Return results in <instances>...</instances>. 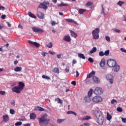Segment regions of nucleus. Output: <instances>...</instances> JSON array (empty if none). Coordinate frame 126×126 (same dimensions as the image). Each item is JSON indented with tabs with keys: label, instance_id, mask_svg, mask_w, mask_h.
<instances>
[{
	"label": "nucleus",
	"instance_id": "nucleus-1",
	"mask_svg": "<svg viewBox=\"0 0 126 126\" xmlns=\"http://www.w3.org/2000/svg\"><path fill=\"white\" fill-rule=\"evenodd\" d=\"M92 114L95 116L96 118V122L98 125L102 126L104 124V116L103 115V113L100 110H94L92 111Z\"/></svg>",
	"mask_w": 126,
	"mask_h": 126
},
{
	"label": "nucleus",
	"instance_id": "nucleus-2",
	"mask_svg": "<svg viewBox=\"0 0 126 126\" xmlns=\"http://www.w3.org/2000/svg\"><path fill=\"white\" fill-rule=\"evenodd\" d=\"M40 126H47L50 123V119L48 118V115L44 114L41 115L40 117L37 118Z\"/></svg>",
	"mask_w": 126,
	"mask_h": 126
},
{
	"label": "nucleus",
	"instance_id": "nucleus-3",
	"mask_svg": "<svg viewBox=\"0 0 126 126\" xmlns=\"http://www.w3.org/2000/svg\"><path fill=\"white\" fill-rule=\"evenodd\" d=\"M100 32V29L96 28L92 32L93 38L94 40H98L99 39V33Z\"/></svg>",
	"mask_w": 126,
	"mask_h": 126
},
{
	"label": "nucleus",
	"instance_id": "nucleus-4",
	"mask_svg": "<svg viewBox=\"0 0 126 126\" xmlns=\"http://www.w3.org/2000/svg\"><path fill=\"white\" fill-rule=\"evenodd\" d=\"M107 64L109 67H114L117 64V62L113 59H109L107 61Z\"/></svg>",
	"mask_w": 126,
	"mask_h": 126
},
{
	"label": "nucleus",
	"instance_id": "nucleus-5",
	"mask_svg": "<svg viewBox=\"0 0 126 126\" xmlns=\"http://www.w3.org/2000/svg\"><path fill=\"white\" fill-rule=\"evenodd\" d=\"M102 101H103V98L99 95L95 96L93 98V101L94 103H99L102 102Z\"/></svg>",
	"mask_w": 126,
	"mask_h": 126
},
{
	"label": "nucleus",
	"instance_id": "nucleus-6",
	"mask_svg": "<svg viewBox=\"0 0 126 126\" xmlns=\"http://www.w3.org/2000/svg\"><path fill=\"white\" fill-rule=\"evenodd\" d=\"M104 91L103 89L100 87H96L95 90L94 91V93L96 95H100L103 94Z\"/></svg>",
	"mask_w": 126,
	"mask_h": 126
},
{
	"label": "nucleus",
	"instance_id": "nucleus-7",
	"mask_svg": "<svg viewBox=\"0 0 126 126\" xmlns=\"http://www.w3.org/2000/svg\"><path fill=\"white\" fill-rule=\"evenodd\" d=\"M32 31L33 32H37L38 33H43L44 32V30L43 29H40L38 27H33L32 28Z\"/></svg>",
	"mask_w": 126,
	"mask_h": 126
},
{
	"label": "nucleus",
	"instance_id": "nucleus-8",
	"mask_svg": "<svg viewBox=\"0 0 126 126\" xmlns=\"http://www.w3.org/2000/svg\"><path fill=\"white\" fill-rule=\"evenodd\" d=\"M106 79H107V80H109V82H110L111 84H113V83H114V76H113V75L111 74H108L106 75Z\"/></svg>",
	"mask_w": 126,
	"mask_h": 126
},
{
	"label": "nucleus",
	"instance_id": "nucleus-9",
	"mask_svg": "<svg viewBox=\"0 0 126 126\" xmlns=\"http://www.w3.org/2000/svg\"><path fill=\"white\" fill-rule=\"evenodd\" d=\"M12 91L13 92H15V93H20L22 91L20 89L18 86H15L13 88H12L11 89Z\"/></svg>",
	"mask_w": 126,
	"mask_h": 126
},
{
	"label": "nucleus",
	"instance_id": "nucleus-10",
	"mask_svg": "<svg viewBox=\"0 0 126 126\" xmlns=\"http://www.w3.org/2000/svg\"><path fill=\"white\" fill-rule=\"evenodd\" d=\"M36 16H37V17H38V18H40V19H44V18H45V14L38 11V8H37Z\"/></svg>",
	"mask_w": 126,
	"mask_h": 126
},
{
	"label": "nucleus",
	"instance_id": "nucleus-11",
	"mask_svg": "<svg viewBox=\"0 0 126 126\" xmlns=\"http://www.w3.org/2000/svg\"><path fill=\"white\" fill-rule=\"evenodd\" d=\"M63 41L66 42H70L71 41V38H70V36L69 35H65L63 38Z\"/></svg>",
	"mask_w": 126,
	"mask_h": 126
},
{
	"label": "nucleus",
	"instance_id": "nucleus-12",
	"mask_svg": "<svg viewBox=\"0 0 126 126\" xmlns=\"http://www.w3.org/2000/svg\"><path fill=\"white\" fill-rule=\"evenodd\" d=\"M18 84L19 86L18 87L20 88V90L22 91V90H23V88H24V86H25V84L22 82H19Z\"/></svg>",
	"mask_w": 126,
	"mask_h": 126
},
{
	"label": "nucleus",
	"instance_id": "nucleus-13",
	"mask_svg": "<svg viewBox=\"0 0 126 126\" xmlns=\"http://www.w3.org/2000/svg\"><path fill=\"white\" fill-rule=\"evenodd\" d=\"M38 8H43V9H47V8H48V7L47 6V5L43 4V3H40L38 5Z\"/></svg>",
	"mask_w": 126,
	"mask_h": 126
},
{
	"label": "nucleus",
	"instance_id": "nucleus-14",
	"mask_svg": "<svg viewBox=\"0 0 126 126\" xmlns=\"http://www.w3.org/2000/svg\"><path fill=\"white\" fill-rule=\"evenodd\" d=\"M28 15H29V16H30V17H31L32 18H34V19H37V17L36 16V15H34L31 11H29L28 12Z\"/></svg>",
	"mask_w": 126,
	"mask_h": 126
},
{
	"label": "nucleus",
	"instance_id": "nucleus-15",
	"mask_svg": "<svg viewBox=\"0 0 126 126\" xmlns=\"http://www.w3.org/2000/svg\"><path fill=\"white\" fill-rule=\"evenodd\" d=\"M93 80L95 83H100V79L96 76H93Z\"/></svg>",
	"mask_w": 126,
	"mask_h": 126
},
{
	"label": "nucleus",
	"instance_id": "nucleus-16",
	"mask_svg": "<svg viewBox=\"0 0 126 126\" xmlns=\"http://www.w3.org/2000/svg\"><path fill=\"white\" fill-rule=\"evenodd\" d=\"M3 122H8L9 121V117H8V115H3Z\"/></svg>",
	"mask_w": 126,
	"mask_h": 126
},
{
	"label": "nucleus",
	"instance_id": "nucleus-17",
	"mask_svg": "<svg viewBox=\"0 0 126 126\" xmlns=\"http://www.w3.org/2000/svg\"><path fill=\"white\" fill-rule=\"evenodd\" d=\"M55 102H57L58 104H60L61 105H63V100L61 99L59 97L56 98L55 99Z\"/></svg>",
	"mask_w": 126,
	"mask_h": 126
},
{
	"label": "nucleus",
	"instance_id": "nucleus-18",
	"mask_svg": "<svg viewBox=\"0 0 126 126\" xmlns=\"http://www.w3.org/2000/svg\"><path fill=\"white\" fill-rule=\"evenodd\" d=\"M36 118H37V116L35 113H32L30 114L31 120H35Z\"/></svg>",
	"mask_w": 126,
	"mask_h": 126
},
{
	"label": "nucleus",
	"instance_id": "nucleus-19",
	"mask_svg": "<svg viewBox=\"0 0 126 126\" xmlns=\"http://www.w3.org/2000/svg\"><path fill=\"white\" fill-rule=\"evenodd\" d=\"M93 75H95V71H92L90 74H88L87 78H91Z\"/></svg>",
	"mask_w": 126,
	"mask_h": 126
},
{
	"label": "nucleus",
	"instance_id": "nucleus-20",
	"mask_svg": "<svg viewBox=\"0 0 126 126\" xmlns=\"http://www.w3.org/2000/svg\"><path fill=\"white\" fill-rule=\"evenodd\" d=\"M58 7H63V6H68V4L64 3L63 2H62L61 4H58Z\"/></svg>",
	"mask_w": 126,
	"mask_h": 126
},
{
	"label": "nucleus",
	"instance_id": "nucleus-21",
	"mask_svg": "<svg viewBox=\"0 0 126 126\" xmlns=\"http://www.w3.org/2000/svg\"><path fill=\"white\" fill-rule=\"evenodd\" d=\"M99 64L101 67H104V66H105V59H101Z\"/></svg>",
	"mask_w": 126,
	"mask_h": 126
},
{
	"label": "nucleus",
	"instance_id": "nucleus-22",
	"mask_svg": "<svg viewBox=\"0 0 126 126\" xmlns=\"http://www.w3.org/2000/svg\"><path fill=\"white\" fill-rule=\"evenodd\" d=\"M70 32L72 37H73V38H76L77 37V34L73 31H70Z\"/></svg>",
	"mask_w": 126,
	"mask_h": 126
},
{
	"label": "nucleus",
	"instance_id": "nucleus-23",
	"mask_svg": "<svg viewBox=\"0 0 126 126\" xmlns=\"http://www.w3.org/2000/svg\"><path fill=\"white\" fill-rule=\"evenodd\" d=\"M65 20L68 22H70V23H74L75 24L77 23L76 21H74L73 19H66Z\"/></svg>",
	"mask_w": 126,
	"mask_h": 126
},
{
	"label": "nucleus",
	"instance_id": "nucleus-24",
	"mask_svg": "<svg viewBox=\"0 0 126 126\" xmlns=\"http://www.w3.org/2000/svg\"><path fill=\"white\" fill-rule=\"evenodd\" d=\"M114 71L115 72H118L119 70H120V66L116 64L115 66H114Z\"/></svg>",
	"mask_w": 126,
	"mask_h": 126
},
{
	"label": "nucleus",
	"instance_id": "nucleus-25",
	"mask_svg": "<svg viewBox=\"0 0 126 126\" xmlns=\"http://www.w3.org/2000/svg\"><path fill=\"white\" fill-rule=\"evenodd\" d=\"M52 71L53 72H55V73H60V69H59V68L54 67Z\"/></svg>",
	"mask_w": 126,
	"mask_h": 126
},
{
	"label": "nucleus",
	"instance_id": "nucleus-26",
	"mask_svg": "<svg viewBox=\"0 0 126 126\" xmlns=\"http://www.w3.org/2000/svg\"><path fill=\"white\" fill-rule=\"evenodd\" d=\"M22 70V68H21V67H18L17 66L14 68V70L15 71H16V72H18L19 71H21V70Z\"/></svg>",
	"mask_w": 126,
	"mask_h": 126
},
{
	"label": "nucleus",
	"instance_id": "nucleus-27",
	"mask_svg": "<svg viewBox=\"0 0 126 126\" xmlns=\"http://www.w3.org/2000/svg\"><path fill=\"white\" fill-rule=\"evenodd\" d=\"M66 114H67V115H70V114H72V115H74V116H77V114H76V113H75L73 111H67L66 112Z\"/></svg>",
	"mask_w": 126,
	"mask_h": 126
},
{
	"label": "nucleus",
	"instance_id": "nucleus-28",
	"mask_svg": "<svg viewBox=\"0 0 126 126\" xmlns=\"http://www.w3.org/2000/svg\"><path fill=\"white\" fill-rule=\"evenodd\" d=\"M97 51V48L95 47H94L93 49L90 51V54H94V53H95Z\"/></svg>",
	"mask_w": 126,
	"mask_h": 126
},
{
	"label": "nucleus",
	"instance_id": "nucleus-29",
	"mask_svg": "<svg viewBox=\"0 0 126 126\" xmlns=\"http://www.w3.org/2000/svg\"><path fill=\"white\" fill-rule=\"evenodd\" d=\"M78 56L79 58H80L81 59H83V60H85V56H84V54L79 53L78 54Z\"/></svg>",
	"mask_w": 126,
	"mask_h": 126
},
{
	"label": "nucleus",
	"instance_id": "nucleus-30",
	"mask_svg": "<svg viewBox=\"0 0 126 126\" xmlns=\"http://www.w3.org/2000/svg\"><path fill=\"white\" fill-rule=\"evenodd\" d=\"M85 11H86V10L84 9H79L78 12L80 14H83V13L85 12Z\"/></svg>",
	"mask_w": 126,
	"mask_h": 126
},
{
	"label": "nucleus",
	"instance_id": "nucleus-31",
	"mask_svg": "<svg viewBox=\"0 0 126 126\" xmlns=\"http://www.w3.org/2000/svg\"><path fill=\"white\" fill-rule=\"evenodd\" d=\"M107 120L108 121H111V120H112V116L110 115V113H109V112L107 113Z\"/></svg>",
	"mask_w": 126,
	"mask_h": 126
},
{
	"label": "nucleus",
	"instance_id": "nucleus-32",
	"mask_svg": "<svg viewBox=\"0 0 126 126\" xmlns=\"http://www.w3.org/2000/svg\"><path fill=\"white\" fill-rule=\"evenodd\" d=\"M42 78H43V79H47V80H51V78L48 76H46L45 75H43L42 76Z\"/></svg>",
	"mask_w": 126,
	"mask_h": 126
},
{
	"label": "nucleus",
	"instance_id": "nucleus-33",
	"mask_svg": "<svg viewBox=\"0 0 126 126\" xmlns=\"http://www.w3.org/2000/svg\"><path fill=\"white\" fill-rule=\"evenodd\" d=\"M93 93V89H91L90 91L88 92V96L91 97L92 96V94Z\"/></svg>",
	"mask_w": 126,
	"mask_h": 126
},
{
	"label": "nucleus",
	"instance_id": "nucleus-34",
	"mask_svg": "<svg viewBox=\"0 0 126 126\" xmlns=\"http://www.w3.org/2000/svg\"><path fill=\"white\" fill-rule=\"evenodd\" d=\"M84 99L86 102H90V101H91V99H90V96H86Z\"/></svg>",
	"mask_w": 126,
	"mask_h": 126
},
{
	"label": "nucleus",
	"instance_id": "nucleus-35",
	"mask_svg": "<svg viewBox=\"0 0 126 126\" xmlns=\"http://www.w3.org/2000/svg\"><path fill=\"white\" fill-rule=\"evenodd\" d=\"M92 4H93V2L89 1L87 2V3H86L85 5H86V6H91V5H92Z\"/></svg>",
	"mask_w": 126,
	"mask_h": 126
},
{
	"label": "nucleus",
	"instance_id": "nucleus-36",
	"mask_svg": "<svg viewBox=\"0 0 126 126\" xmlns=\"http://www.w3.org/2000/svg\"><path fill=\"white\" fill-rule=\"evenodd\" d=\"M65 119H58L57 124H62L63 122H64Z\"/></svg>",
	"mask_w": 126,
	"mask_h": 126
},
{
	"label": "nucleus",
	"instance_id": "nucleus-37",
	"mask_svg": "<svg viewBox=\"0 0 126 126\" xmlns=\"http://www.w3.org/2000/svg\"><path fill=\"white\" fill-rule=\"evenodd\" d=\"M104 56H106V57H108L109 55H110V51L109 50H106L104 52Z\"/></svg>",
	"mask_w": 126,
	"mask_h": 126
},
{
	"label": "nucleus",
	"instance_id": "nucleus-38",
	"mask_svg": "<svg viewBox=\"0 0 126 126\" xmlns=\"http://www.w3.org/2000/svg\"><path fill=\"white\" fill-rule=\"evenodd\" d=\"M124 3H125V2H124L123 1H119L117 3V4H118V5H119L120 6H122V5H123V4H124Z\"/></svg>",
	"mask_w": 126,
	"mask_h": 126
},
{
	"label": "nucleus",
	"instance_id": "nucleus-39",
	"mask_svg": "<svg viewBox=\"0 0 126 126\" xmlns=\"http://www.w3.org/2000/svg\"><path fill=\"white\" fill-rule=\"evenodd\" d=\"M90 119H91V117L86 116L85 117L82 118V120H85V121H88V120H90Z\"/></svg>",
	"mask_w": 126,
	"mask_h": 126
},
{
	"label": "nucleus",
	"instance_id": "nucleus-40",
	"mask_svg": "<svg viewBox=\"0 0 126 126\" xmlns=\"http://www.w3.org/2000/svg\"><path fill=\"white\" fill-rule=\"evenodd\" d=\"M37 109L38 111H39L40 112H43L44 111V109L40 106H37Z\"/></svg>",
	"mask_w": 126,
	"mask_h": 126
},
{
	"label": "nucleus",
	"instance_id": "nucleus-41",
	"mask_svg": "<svg viewBox=\"0 0 126 126\" xmlns=\"http://www.w3.org/2000/svg\"><path fill=\"white\" fill-rule=\"evenodd\" d=\"M88 61H89V62H90V63H94V60H93V59H92V58L91 57L89 58Z\"/></svg>",
	"mask_w": 126,
	"mask_h": 126
},
{
	"label": "nucleus",
	"instance_id": "nucleus-42",
	"mask_svg": "<svg viewBox=\"0 0 126 126\" xmlns=\"http://www.w3.org/2000/svg\"><path fill=\"white\" fill-rule=\"evenodd\" d=\"M21 125H22V122H18L15 123V126H21Z\"/></svg>",
	"mask_w": 126,
	"mask_h": 126
},
{
	"label": "nucleus",
	"instance_id": "nucleus-43",
	"mask_svg": "<svg viewBox=\"0 0 126 126\" xmlns=\"http://www.w3.org/2000/svg\"><path fill=\"white\" fill-rule=\"evenodd\" d=\"M10 114H11V115H14L15 114V111L12 109H10Z\"/></svg>",
	"mask_w": 126,
	"mask_h": 126
},
{
	"label": "nucleus",
	"instance_id": "nucleus-44",
	"mask_svg": "<svg viewBox=\"0 0 126 126\" xmlns=\"http://www.w3.org/2000/svg\"><path fill=\"white\" fill-rule=\"evenodd\" d=\"M33 45L35 47H37V48H39L40 47V44L38 43L37 42H33Z\"/></svg>",
	"mask_w": 126,
	"mask_h": 126
},
{
	"label": "nucleus",
	"instance_id": "nucleus-45",
	"mask_svg": "<svg viewBox=\"0 0 126 126\" xmlns=\"http://www.w3.org/2000/svg\"><path fill=\"white\" fill-rule=\"evenodd\" d=\"M99 56H100V57H103V56H105L104 52L100 51L99 53Z\"/></svg>",
	"mask_w": 126,
	"mask_h": 126
},
{
	"label": "nucleus",
	"instance_id": "nucleus-46",
	"mask_svg": "<svg viewBox=\"0 0 126 126\" xmlns=\"http://www.w3.org/2000/svg\"><path fill=\"white\" fill-rule=\"evenodd\" d=\"M57 23L55 22V21H51V25L52 26H55L56 25H57Z\"/></svg>",
	"mask_w": 126,
	"mask_h": 126
},
{
	"label": "nucleus",
	"instance_id": "nucleus-47",
	"mask_svg": "<svg viewBox=\"0 0 126 126\" xmlns=\"http://www.w3.org/2000/svg\"><path fill=\"white\" fill-rule=\"evenodd\" d=\"M65 72H69V66H67L65 68Z\"/></svg>",
	"mask_w": 126,
	"mask_h": 126
},
{
	"label": "nucleus",
	"instance_id": "nucleus-48",
	"mask_svg": "<svg viewBox=\"0 0 126 126\" xmlns=\"http://www.w3.org/2000/svg\"><path fill=\"white\" fill-rule=\"evenodd\" d=\"M62 56H63V54H58L57 55V59H62Z\"/></svg>",
	"mask_w": 126,
	"mask_h": 126
},
{
	"label": "nucleus",
	"instance_id": "nucleus-49",
	"mask_svg": "<svg viewBox=\"0 0 126 126\" xmlns=\"http://www.w3.org/2000/svg\"><path fill=\"white\" fill-rule=\"evenodd\" d=\"M117 111L118 112H123V109L121 107H118L117 109Z\"/></svg>",
	"mask_w": 126,
	"mask_h": 126
},
{
	"label": "nucleus",
	"instance_id": "nucleus-50",
	"mask_svg": "<svg viewBox=\"0 0 126 126\" xmlns=\"http://www.w3.org/2000/svg\"><path fill=\"white\" fill-rule=\"evenodd\" d=\"M41 55L43 56V57H46V56H47V55H48V53H46L45 52H42L41 53Z\"/></svg>",
	"mask_w": 126,
	"mask_h": 126
},
{
	"label": "nucleus",
	"instance_id": "nucleus-51",
	"mask_svg": "<svg viewBox=\"0 0 126 126\" xmlns=\"http://www.w3.org/2000/svg\"><path fill=\"white\" fill-rule=\"evenodd\" d=\"M111 104H115V103H117V100L115 99H113L111 101Z\"/></svg>",
	"mask_w": 126,
	"mask_h": 126
},
{
	"label": "nucleus",
	"instance_id": "nucleus-52",
	"mask_svg": "<svg viewBox=\"0 0 126 126\" xmlns=\"http://www.w3.org/2000/svg\"><path fill=\"white\" fill-rule=\"evenodd\" d=\"M0 95H5V91H0Z\"/></svg>",
	"mask_w": 126,
	"mask_h": 126
},
{
	"label": "nucleus",
	"instance_id": "nucleus-53",
	"mask_svg": "<svg viewBox=\"0 0 126 126\" xmlns=\"http://www.w3.org/2000/svg\"><path fill=\"white\" fill-rule=\"evenodd\" d=\"M105 40H106V41H107V42H110V37H109L108 36H105Z\"/></svg>",
	"mask_w": 126,
	"mask_h": 126
},
{
	"label": "nucleus",
	"instance_id": "nucleus-54",
	"mask_svg": "<svg viewBox=\"0 0 126 126\" xmlns=\"http://www.w3.org/2000/svg\"><path fill=\"white\" fill-rule=\"evenodd\" d=\"M47 47L48 48H52L53 47V43L52 42H50Z\"/></svg>",
	"mask_w": 126,
	"mask_h": 126
},
{
	"label": "nucleus",
	"instance_id": "nucleus-55",
	"mask_svg": "<svg viewBox=\"0 0 126 126\" xmlns=\"http://www.w3.org/2000/svg\"><path fill=\"white\" fill-rule=\"evenodd\" d=\"M43 3H44V4H46L47 5H48V4H50V2L49 1H44L43 2Z\"/></svg>",
	"mask_w": 126,
	"mask_h": 126
},
{
	"label": "nucleus",
	"instance_id": "nucleus-56",
	"mask_svg": "<svg viewBox=\"0 0 126 126\" xmlns=\"http://www.w3.org/2000/svg\"><path fill=\"white\" fill-rule=\"evenodd\" d=\"M71 84L74 85V86H75V85H76V82L75 81H72Z\"/></svg>",
	"mask_w": 126,
	"mask_h": 126
},
{
	"label": "nucleus",
	"instance_id": "nucleus-57",
	"mask_svg": "<svg viewBox=\"0 0 126 126\" xmlns=\"http://www.w3.org/2000/svg\"><path fill=\"white\" fill-rule=\"evenodd\" d=\"M114 31L116 32L117 33H121V30H118L117 29L114 30Z\"/></svg>",
	"mask_w": 126,
	"mask_h": 126
},
{
	"label": "nucleus",
	"instance_id": "nucleus-58",
	"mask_svg": "<svg viewBox=\"0 0 126 126\" xmlns=\"http://www.w3.org/2000/svg\"><path fill=\"white\" fill-rule=\"evenodd\" d=\"M120 51H121V52H123V53H126V50L123 48L120 49Z\"/></svg>",
	"mask_w": 126,
	"mask_h": 126
},
{
	"label": "nucleus",
	"instance_id": "nucleus-59",
	"mask_svg": "<svg viewBox=\"0 0 126 126\" xmlns=\"http://www.w3.org/2000/svg\"><path fill=\"white\" fill-rule=\"evenodd\" d=\"M123 123H126V118H122Z\"/></svg>",
	"mask_w": 126,
	"mask_h": 126
},
{
	"label": "nucleus",
	"instance_id": "nucleus-60",
	"mask_svg": "<svg viewBox=\"0 0 126 126\" xmlns=\"http://www.w3.org/2000/svg\"><path fill=\"white\" fill-rule=\"evenodd\" d=\"M11 105H15V100H12L11 101Z\"/></svg>",
	"mask_w": 126,
	"mask_h": 126
},
{
	"label": "nucleus",
	"instance_id": "nucleus-61",
	"mask_svg": "<svg viewBox=\"0 0 126 126\" xmlns=\"http://www.w3.org/2000/svg\"><path fill=\"white\" fill-rule=\"evenodd\" d=\"M1 18H2V19H5V18H6V16L5 15H2Z\"/></svg>",
	"mask_w": 126,
	"mask_h": 126
},
{
	"label": "nucleus",
	"instance_id": "nucleus-62",
	"mask_svg": "<svg viewBox=\"0 0 126 126\" xmlns=\"http://www.w3.org/2000/svg\"><path fill=\"white\" fill-rule=\"evenodd\" d=\"M77 63V61H76V60H75V59H74L73 61H72V63L73 64H75V63Z\"/></svg>",
	"mask_w": 126,
	"mask_h": 126
},
{
	"label": "nucleus",
	"instance_id": "nucleus-63",
	"mask_svg": "<svg viewBox=\"0 0 126 126\" xmlns=\"http://www.w3.org/2000/svg\"><path fill=\"white\" fill-rule=\"evenodd\" d=\"M49 53L50 54V55H55V54H56V52L49 51Z\"/></svg>",
	"mask_w": 126,
	"mask_h": 126
},
{
	"label": "nucleus",
	"instance_id": "nucleus-64",
	"mask_svg": "<svg viewBox=\"0 0 126 126\" xmlns=\"http://www.w3.org/2000/svg\"><path fill=\"white\" fill-rule=\"evenodd\" d=\"M84 126H90L91 125L89 123H84Z\"/></svg>",
	"mask_w": 126,
	"mask_h": 126
}]
</instances>
